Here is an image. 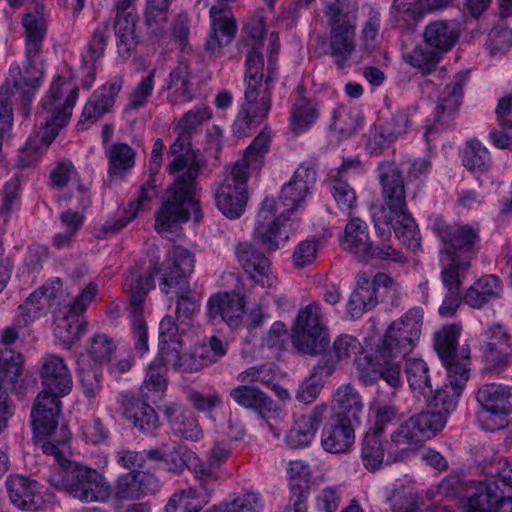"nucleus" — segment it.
Wrapping results in <instances>:
<instances>
[{
    "label": "nucleus",
    "mask_w": 512,
    "mask_h": 512,
    "mask_svg": "<svg viewBox=\"0 0 512 512\" xmlns=\"http://www.w3.org/2000/svg\"><path fill=\"white\" fill-rule=\"evenodd\" d=\"M158 270L155 264L145 271L136 266L126 273L124 285L130 298L131 313H142L145 298L154 288V276Z\"/></svg>",
    "instance_id": "393cba45"
},
{
    "label": "nucleus",
    "mask_w": 512,
    "mask_h": 512,
    "mask_svg": "<svg viewBox=\"0 0 512 512\" xmlns=\"http://www.w3.org/2000/svg\"><path fill=\"white\" fill-rule=\"evenodd\" d=\"M23 26L26 32V53L28 58L36 57L42 48L43 38L46 33V23L42 13L37 9L36 13H27L23 16Z\"/></svg>",
    "instance_id": "49530a36"
},
{
    "label": "nucleus",
    "mask_w": 512,
    "mask_h": 512,
    "mask_svg": "<svg viewBox=\"0 0 512 512\" xmlns=\"http://www.w3.org/2000/svg\"><path fill=\"white\" fill-rule=\"evenodd\" d=\"M122 88V80L115 79L108 85H103L101 88L95 90L82 112V121H89L90 123L96 122L110 108L114 105L115 98Z\"/></svg>",
    "instance_id": "473e14b6"
},
{
    "label": "nucleus",
    "mask_w": 512,
    "mask_h": 512,
    "mask_svg": "<svg viewBox=\"0 0 512 512\" xmlns=\"http://www.w3.org/2000/svg\"><path fill=\"white\" fill-rule=\"evenodd\" d=\"M462 101V81H455L445 86L435 108V121L448 123L457 112Z\"/></svg>",
    "instance_id": "c03bdc74"
},
{
    "label": "nucleus",
    "mask_w": 512,
    "mask_h": 512,
    "mask_svg": "<svg viewBox=\"0 0 512 512\" xmlns=\"http://www.w3.org/2000/svg\"><path fill=\"white\" fill-rule=\"evenodd\" d=\"M181 350L172 351L163 360L161 365L172 366L175 370L185 373H194L213 363L209 351L205 347L194 348L188 353L180 355Z\"/></svg>",
    "instance_id": "4c0bfd02"
},
{
    "label": "nucleus",
    "mask_w": 512,
    "mask_h": 512,
    "mask_svg": "<svg viewBox=\"0 0 512 512\" xmlns=\"http://www.w3.org/2000/svg\"><path fill=\"white\" fill-rule=\"evenodd\" d=\"M329 54L334 58L338 69L351 66L350 57L355 52L356 25L329 24Z\"/></svg>",
    "instance_id": "a878e982"
},
{
    "label": "nucleus",
    "mask_w": 512,
    "mask_h": 512,
    "mask_svg": "<svg viewBox=\"0 0 512 512\" xmlns=\"http://www.w3.org/2000/svg\"><path fill=\"white\" fill-rule=\"evenodd\" d=\"M488 150L478 141L471 140L463 151V165L472 172H485L489 168Z\"/></svg>",
    "instance_id": "e2e57ef3"
},
{
    "label": "nucleus",
    "mask_w": 512,
    "mask_h": 512,
    "mask_svg": "<svg viewBox=\"0 0 512 512\" xmlns=\"http://www.w3.org/2000/svg\"><path fill=\"white\" fill-rule=\"evenodd\" d=\"M332 118L331 128L337 131L341 138L347 139L359 131L364 117L357 108L340 106L333 111Z\"/></svg>",
    "instance_id": "3c124183"
},
{
    "label": "nucleus",
    "mask_w": 512,
    "mask_h": 512,
    "mask_svg": "<svg viewBox=\"0 0 512 512\" xmlns=\"http://www.w3.org/2000/svg\"><path fill=\"white\" fill-rule=\"evenodd\" d=\"M244 299L239 293H219L208 300V318L213 323L225 322L237 327L244 314Z\"/></svg>",
    "instance_id": "aec40b11"
},
{
    "label": "nucleus",
    "mask_w": 512,
    "mask_h": 512,
    "mask_svg": "<svg viewBox=\"0 0 512 512\" xmlns=\"http://www.w3.org/2000/svg\"><path fill=\"white\" fill-rule=\"evenodd\" d=\"M319 113L314 103L305 97L298 98L291 109V129L300 133L308 129L318 118Z\"/></svg>",
    "instance_id": "4d7b16f0"
},
{
    "label": "nucleus",
    "mask_w": 512,
    "mask_h": 512,
    "mask_svg": "<svg viewBox=\"0 0 512 512\" xmlns=\"http://www.w3.org/2000/svg\"><path fill=\"white\" fill-rule=\"evenodd\" d=\"M380 12L369 8L367 20L361 31V49L371 54L377 48L378 35L381 26Z\"/></svg>",
    "instance_id": "69168bd1"
},
{
    "label": "nucleus",
    "mask_w": 512,
    "mask_h": 512,
    "mask_svg": "<svg viewBox=\"0 0 512 512\" xmlns=\"http://www.w3.org/2000/svg\"><path fill=\"white\" fill-rule=\"evenodd\" d=\"M194 265V255L185 248L176 247L160 283L162 292L169 294L187 291L190 286L188 276L193 272Z\"/></svg>",
    "instance_id": "2eb2a0df"
},
{
    "label": "nucleus",
    "mask_w": 512,
    "mask_h": 512,
    "mask_svg": "<svg viewBox=\"0 0 512 512\" xmlns=\"http://www.w3.org/2000/svg\"><path fill=\"white\" fill-rule=\"evenodd\" d=\"M34 58H28L26 55L23 69L19 65H12L9 69L6 83L0 87H8L10 89L9 102H11V97L14 95L13 88H15L20 93L25 108L31 103L44 73L43 67L38 66ZM10 106L12 107V103H10Z\"/></svg>",
    "instance_id": "ddd939ff"
},
{
    "label": "nucleus",
    "mask_w": 512,
    "mask_h": 512,
    "mask_svg": "<svg viewBox=\"0 0 512 512\" xmlns=\"http://www.w3.org/2000/svg\"><path fill=\"white\" fill-rule=\"evenodd\" d=\"M429 48L441 54L450 51L460 37L459 24L455 21L437 20L428 24L423 33Z\"/></svg>",
    "instance_id": "72a5a7b5"
},
{
    "label": "nucleus",
    "mask_w": 512,
    "mask_h": 512,
    "mask_svg": "<svg viewBox=\"0 0 512 512\" xmlns=\"http://www.w3.org/2000/svg\"><path fill=\"white\" fill-rule=\"evenodd\" d=\"M458 371H447L449 384L432 388V393L424 396L428 406L439 409L438 412H421L403 422L392 434L391 441L396 444H416L434 437L446 423V416L457 405L463 387L469 378V370L457 368Z\"/></svg>",
    "instance_id": "20e7f679"
},
{
    "label": "nucleus",
    "mask_w": 512,
    "mask_h": 512,
    "mask_svg": "<svg viewBox=\"0 0 512 512\" xmlns=\"http://www.w3.org/2000/svg\"><path fill=\"white\" fill-rule=\"evenodd\" d=\"M109 36V24L107 22L101 23L93 32L91 41L88 44V50L82 56V70L88 80H85L84 85L89 88L95 77L94 63L100 59L104 53L107 38Z\"/></svg>",
    "instance_id": "a19ab883"
},
{
    "label": "nucleus",
    "mask_w": 512,
    "mask_h": 512,
    "mask_svg": "<svg viewBox=\"0 0 512 512\" xmlns=\"http://www.w3.org/2000/svg\"><path fill=\"white\" fill-rule=\"evenodd\" d=\"M436 9L430 8L427 0H394L392 5L395 17L402 19L408 26L415 25L426 12Z\"/></svg>",
    "instance_id": "13d9d810"
},
{
    "label": "nucleus",
    "mask_w": 512,
    "mask_h": 512,
    "mask_svg": "<svg viewBox=\"0 0 512 512\" xmlns=\"http://www.w3.org/2000/svg\"><path fill=\"white\" fill-rule=\"evenodd\" d=\"M441 53L435 49H428L421 46L416 47L410 53L404 55L407 63L420 69L423 73H431L440 60Z\"/></svg>",
    "instance_id": "338daca9"
},
{
    "label": "nucleus",
    "mask_w": 512,
    "mask_h": 512,
    "mask_svg": "<svg viewBox=\"0 0 512 512\" xmlns=\"http://www.w3.org/2000/svg\"><path fill=\"white\" fill-rule=\"evenodd\" d=\"M61 414L60 398L39 394L31 412L34 431L33 442L42 451L43 443H50L64 449L71 439L68 426L59 425Z\"/></svg>",
    "instance_id": "6e6552de"
},
{
    "label": "nucleus",
    "mask_w": 512,
    "mask_h": 512,
    "mask_svg": "<svg viewBox=\"0 0 512 512\" xmlns=\"http://www.w3.org/2000/svg\"><path fill=\"white\" fill-rule=\"evenodd\" d=\"M181 327V322L172 316H165L159 324V352L161 360L175 350H182L181 335L185 333Z\"/></svg>",
    "instance_id": "8fccbe9b"
},
{
    "label": "nucleus",
    "mask_w": 512,
    "mask_h": 512,
    "mask_svg": "<svg viewBox=\"0 0 512 512\" xmlns=\"http://www.w3.org/2000/svg\"><path fill=\"white\" fill-rule=\"evenodd\" d=\"M291 342L298 353L316 356L326 351L330 339L328 332H307L301 327L292 330Z\"/></svg>",
    "instance_id": "37998d69"
},
{
    "label": "nucleus",
    "mask_w": 512,
    "mask_h": 512,
    "mask_svg": "<svg viewBox=\"0 0 512 512\" xmlns=\"http://www.w3.org/2000/svg\"><path fill=\"white\" fill-rule=\"evenodd\" d=\"M61 87L60 78L53 81L48 94L42 101V111L39 115L40 131L31 136L20 150L16 161L17 167L24 169L35 163L68 123L76 103L78 88L71 90L62 102Z\"/></svg>",
    "instance_id": "423d86ee"
},
{
    "label": "nucleus",
    "mask_w": 512,
    "mask_h": 512,
    "mask_svg": "<svg viewBox=\"0 0 512 512\" xmlns=\"http://www.w3.org/2000/svg\"><path fill=\"white\" fill-rule=\"evenodd\" d=\"M78 376L85 396L89 399H94L101 390V366L98 364L91 365L83 360L79 361Z\"/></svg>",
    "instance_id": "bf43d9fd"
},
{
    "label": "nucleus",
    "mask_w": 512,
    "mask_h": 512,
    "mask_svg": "<svg viewBox=\"0 0 512 512\" xmlns=\"http://www.w3.org/2000/svg\"><path fill=\"white\" fill-rule=\"evenodd\" d=\"M262 508L258 494L250 492L243 494L229 503L214 506L205 512H259Z\"/></svg>",
    "instance_id": "774afa93"
},
{
    "label": "nucleus",
    "mask_w": 512,
    "mask_h": 512,
    "mask_svg": "<svg viewBox=\"0 0 512 512\" xmlns=\"http://www.w3.org/2000/svg\"><path fill=\"white\" fill-rule=\"evenodd\" d=\"M169 91L168 98L172 103L193 99V76L187 59L181 57L177 66L170 72L166 82Z\"/></svg>",
    "instance_id": "c9c22d12"
},
{
    "label": "nucleus",
    "mask_w": 512,
    "mask_h": 512,
    "mask_svg": "<svg viewBox=\"0 0 512 512\" xmlns=\"http://www.w3.org/2000/svg\"><path fill=\"white\" fill-rule=\"evenodd\" d=\"M236 256L243 269L256 282L265 286L271 274V262L252 242H241L236 246Z\"/></svg>",
    "instance_id": "7c9ffc66"
},
{
    "label": "nucleus",
    "mask_w": 512,
    "mask_h": 512,
    "mask_svg": "<svg viewBox=\"0 0 512 512\" xmlns=\"http://www.w3.org/2000/svg\"><path fill=\"white\" fill-rule=\"evenodd\" d=\"M248 171L237 162L218 188L215 200L218 209L228 218H239L247 204Z\"/></svg>",
    "instance_id": "9b49d317"
},
{
    "label": "nucleus",
    "mask_w": 512,
    "mask_h": 512,
    "mask_svg": "<svg viewBox=\"0 0 512 512\" xmlns=\"http://www.w3.org/2000/svg\"><path fill=\"white\" fill-rule=\"evenodd\" d=\"M118 402L121 414L144 434L153 435L160 426L159 417L149 401L138 398L134 393L122 392Z\"/></svg>",
    "instance_id": "a211bd4d"
},
{
    "label": "nucleus",
    "mask_w": 512,
    "mask_h": 512,
    "mask_svg": "<svg viewBox=\"0 0 512 512\" xmlns=\"http://www.w3.org/2000/svg\"><path fill=\"white\" fill-rule=\"evenodd\" d=\"M432 229L441 241L442 258L467 260L471 263L475 254L474 247L479 241L476 229L467 224H451L441 218L434 221Z\"/></svg>",
    "instance_id": "1a4fd4ad"
},
{
    "label": "nucleus",
    "mask_w": 512,
    "mask_h": 512,
    "mask_svg": "<svg viewBox=\"0 0 512 512\" xmlns=\"http://www.w3.org/2000/svg\"><path fill=\"white\" fill-rule=\"evenodd\" d=\"M165 463L173 472H182L184 468H188L194 473L197 482L198 456L187 446L181 444L174 445L172 448L167 446Z\"/></svg>",
    "instance_id": "6e6d98bb"
},
{
    "label": "nucleus",
    "mask_w": 512,
    "mask_h": 512,
    "mask_svg": "<svg viewBox=\"0 0 512 512\" xmlns=\"http://www.w3.org/2000/svg\"><path fill=\"white\" fill-rule=\"evenodd\" d=\"M442 265L441 278L444 287L448 291L460 292L462 279L470 269L471 263L467 260H455V258L440 257Z\"/></svg>",
    "instance_id": "5fc2aeb1"
},
{
    "label": "nucleus",
    "mask_w": 512,
    "mask_h": 512,
    "mask_svg": "<svg viewBox=\"0 0 512 512\" xmlns=\"http://www.w3.org/2000/svg\"><path fill=\"white\" fill-rule=\"evenodd\" d=\"M342 242L346 251L360 258L371 242L367 224L360 218H352L346 224Z\"/></svg>",
    "instance_id": "09e8293b"
},
{
    "label": "nucleus",
    "mask_w": 512,
    "mask_h": 512,
    "mask_svg": "<svg viewBox=\"0 0 512 512\" xmlns=\"http://www.w3.org/2000/svg\"><path fill=\"white\" fill-rule=\"evenodd\" d=\"M422 325L423 310L417 307L393 321L375 352L378 369L371 372L369 367L361 369L360 379L366 384L382 379L393 388L391 394L395 395V389L401 384L399 363L415 348L421 336Z\"/></svg>",
    "instance_id": "7ed1b4c3"
},
{
    "label": "nucleus",
    "mask_w": 512,
    "mask_h": 512,
    "mask_svg": "<svg viewBox=\"0 0 512 512\" xmlns=\"http://www.w3.org/2000/svg\"><path fill=\"white\" fill-rule=\"evenodd\" d=\"M482 352L493 368H502L509 363V335L499 324L490 326L484 333Z\"/></svg>",
    "instance_id": "c756f323"
},
{
    "label": "nucleus",
    "mask_w": 512,
    "mask_h": 512,
    "mask_svg": "<svg viewBox=\"0 0 512 512\" xmlns=\"http://www.w3.org/2000/svg\"><path fill=\"white\" fill-rule=\"evenodd\" d=\"M361 457L364 466L371 471H375L381 466L384 458L381 436L369 431L366 433L362 444Z\"/></svg>",
    "instance_id": "052dcab7"
},
{
    "label": "nucleus",
    "mask_w": 512,
    "mask_h": 512,
    "mask_svg": "<svg viewBox=\"0 0 512 512\" xmlns=\"http://www.w3.org/2000/svg\"><path fill=\"white\" fill-rule=\"evenodd\" d=\"M355 423L330 416L325 423L321 433V445L329 453L338 454L349 450L355 439Z\"/></svg>",
    "instance_id": "412c9836"
},
{
    "label": "nucleus",
    "mask_w": 512,
    "mask_h": 512,
    "mask_svg": "<svg viewBox=\"0 0 512 512\" xmlns=\"http://www.w3.org/2000/svg\"><path fill=\"white\" fill-rule=\"evenodd\" d=\"M42 452L53 456L48 482L83 502H106L112 495V486L97 469L68 459L64 449L50 443L42 444Z\"/></svg>",
    "instance_id": "39448f33"
},
{
    "label": "nucleus",
    "mask_w": 512,
    "mask_h": 512,
    "mask_svg": "<svg viewBox=\"0 0 512 512\" xmlns=\"http://www.w3.org/2000/svg\"><path fill=\"white\" fill-rule=\"evenodd\" d=\"M158 488L159 481L154 474L132 470L117 477L112 494L119 501H133L154 494Z\"/></svg>",
    "instance_id": "6ab92c4d"
},
{
    "label": "nucleus",
    "mask_w": 512,
    "mask_h": 512,
    "mask_svg": "<svg viewBox=\"0 0 512 512\" xmlns=\"http://www.w3.org/2000/svg\"><path fill=\"white\" fill-rule=\"evenodd\" d=\"M247 45L251 46V50L248 52L246 58V79L247 81L262 83L264 77V59L259 49L264 45V31L260 25L253 27L249 31Z\"/></svg>",
    "instance_id": "79ce46f5"
},
{
    "label": "nucleus",
    "mask_w": 512,
    "mask_h": 512,
    "mask_svg": "<svg viewBox=\"0 0 512 512\" xmlns=\"http://www.w3.org/2000/svg\"><path fill=\"white\" fill-rule=\"evenodd\" d=\"M230 397L239 406L254 410L263 418L277 411L276 403L255 386L240 385L230 391Z\"/></svg>",
    "instance_id": "f704fd0d"
},
{
    "label": "nucleus",
    "mask_w": 512,
    "mask_h": 512,
    "mask_svg": "<svg viewBox=\"0 0 512 512\" xmlns=\"http://www.w3.org/2000/svg\"><path fill=\"white\" fill-rule=\"evenodd\" d=\"M305 185L300 186L290 180L282 187L278 201L266 198L261 204L258 221L254 228V240L267 251H276L288 240V235L281 230L290 214L304 201L307 194Z\"/></svg>",
    "instance_id": "0eeeda50"
},
{
    "label": "nucleus",
    "mask_w": 512,
    "mask_h": 512,
    "mask_svg": "<svg viewBox=\"0 0 512 512\" xmlns=\"http://www.w3.org/2000/svg\"><path fill=\"white\" fill-rule=\"evenodd\" d=\"M465 512H512V496H505L498 481L480 482L465 505Z\"/></svg>",
    "instance_id": "f3484780"
},
{
    "label": "nucleus",
    "mask_w": 512,
    "mask_h": 512,
    "mask_svg": "<svg viewBox=\"0 0 512 512\" xmlns=\"http://www.w3.org/2000/svg\"><path fill=\"white\" fill-rule=\"evenodd\" d=\"M271 109V92L268 87L262 88V83L247 81L244 92V102L241 110L256 117L257 121H263Z\"/></svg>",
    "instance_id": "ea45409f"
},
{
    "label": "nucleus",
    "mask_w": 512,
    "mask_h": 512,
    "mask_svg": "<svg viewBox=\"0 0 512 512\" xmlns=\"http://www.w3.org/2000/svg\"><path fill=\"white\" fill-rule=\"evenodd\" d=\"M61 287L62 282L60 278H56L31 293L26 301L19 306V314L15 318L16 325L18 327H27L31 322L47 313L55 304Z\"/></svg>",
    "instance_id": "4468645a"
},
{
    "label": "nucleus",
    "mask_w": 512,
    "mask_h": 512,
    "mask_svg": "<svg viewBox=\"0 0 512 512\" xmlns=\"http://www.w3.org/2000/svg\"><path fill=\"white\" fill-rule=\"evenodd\" d=\"M327 412L328 406L320 404L314 407L309 414L301 416L285 438L287 445L295 449L309 445Z\"/></svg>",
    "instance_id": "c85d7f7f"
},
{
    "label": "nucleus",
    "mask_w": 512,
    "mask_h": 512,
    "mask_svg": "<svg viewBox=\"0 0 512 512\" xmlns=\"http://www.w3.org/2000/svg\"><path fill=\"white\" fill-rule=\"evenodd\" d=\"M361 173L358 158L345 159L332 180L331 192L341 210H349L356 201V193L347 181Z\"/></svg>",
    "instance_id": "bb28decb"
},
{
    "label": "nucleus",
    "mask_w": 512,
    "mask_h": 512,
    "mask_svg": "<svg viewBox=\"0 0 512 512\" xmlns=\"http://www.w3.org/2000/svg\"><path fill=\"white\" fill-rule=\"evenodd\" d=\"M213 492L209 482H196L195 485L173 494L165 506V512H199L209 503Z\"/></svg>",
    "instance_id": "cd10ccee"
},
{
    "label": "nucleus",
    "mask_w": 512,
    "mask_h": 512,
    "mask_svg": "<svg viewBox=\"0 0 512 512\" xmlns=\"http://www.w3.org/2000/svg\"><path fill=\"white\" fill-rule=\"evenodd\" d=\"M362 410L361 396L353 386L347 384L336 390L332 416H339L356 424L359 422V414Z\"/></svg>",
    "instance_id": "58836bf2"
},
{
    "label": "nucleus",
    "mask_w": 512,
    "mask_h": 512,
    "mask_svg": "<svg viewBox=\"0 0 512 512\" xmlns=\"http://www.w3.org/2000/svg\"><path fill=\"white\" fill-rule=\"evenodd\" d=\"M383 205L373 213L374 228L378 237L388 240L392 230L409 249L416 251L421 246L418 226L408 211L406 190L401 169L394 162L378 164Z\"/></svg>",
    "instance_id": "f03ea898"
},
{
    "label": "nucleus",
    "mask_w": 512,
    "mask_h": 512,
    "mask_svg": "<svg viewBox=\"0 0 512 512\" xmlns=\"http://www.w3.org/2000/svg\"><path fill=\"white\" fill-rule=\"evenodd\" d=\"M40 378L43 390L39 394L61 398L72 389L70 371L64 359L58 355L50 354L43 359Z\"/></svg>",
    "instance_id": "dca6fc26"
},
{
    "label": "nucleus",
    "mask_w": 512,
    "mask_h": 512,
    "mask_svg": "<svg viewBox=\"0 0 512 512\" xmlns=\"http://www.w3.org/2000/svg\"><path fill=\"white\" fill-rule=\"evenodd\" d=\"M404 370L412 390L417 391L423 397L432 393L429 367L422 359H407Z\"/></svg>",
    "instance_id": "864d4df0"
},
{
    "label": "nucleus",
    "mask_w": 512,
    "mask_h": 512,
    "mask_svg": "<svg viewBox=\"0 0 512 512\" xmlns=\"http://www.w3.org/2000/svg\"><path fill=\"white\" fill-rule=\"evenodd\" d=\"M96 291V285L89 283L69 306L67 314L57 324L55 335L64 348H71L81 335L85 333L87 323L82 318V315L86 311L88 304L93 300Z\"/></svg>",
    "instance_id": "f8f14e48"
},
{
    "label": "nucleus",
    "mask_w": 512,
    "mask_h": 512,
    "mask_svg": "<svg viewBox=\"0 0 512 512\" xmlns=\"http://www.w3.org/2000/svg\"><path fill=\"white\" fill-rule=\"evenodd\" d=\"M477 401L483 408L479 419L484 430L493 432L507 426L506 417L512 413V386L484 384L477 392Z\"/></svg>",
    "instance_id": "9d476101"
},
{
    "label": "nucleus",
    "mask_w": 512,
    "mask_h": 512,
    "mask_svg": "<svg viewBox=\"0 0 512 512\" xmlns=\"http://www.w3.org/2000/svg\"><path fill=\"white\" fill-rule=\"evenodd\" d=\"M357 11L356 0H336L328 7V24L356 25Z\"/></svg>",
    "instance_id": "0e129e2a"
},
{
    "label": "nucleus",
    "mask_w": 512,
    "mask_h": 512,
    "mask_svg": "<svg viewBox=\"0 0 512 512\" xmlns=\"http://www.w3.org/2000/svg\"><path fill=\"white\" fill-rule=\"evenodd\" d=\"M6 489L14 506L25 511H38L45 501L35 480L21 475L10 476Z\"/></svg>",
    "instance_id": "4be33fe9"
},
{
    "label": "nucleus",
    "mask_w": 512,
    "mask_h": 512,
    "mask_svg": "<svg viewBox=\"0 0 512 512\" xmlns=\"http://www.w3.org/2000/svg\"><path fill=\"white\" fill-rule=\"evenodd\" d=\"M135 151L126 143H114L106 151L108 173L111 176H124L135 163Z\"/></svg>",
    "instance_id": "603ef678"
},
{
    "label": "nucleus",
    "mask_w": 512,
    "mask_h": 512,
    "mask_svg": "<svg viewBox=\"0 0 512 512\" xmlns=\"http://www.w3.org/2000/svg\"><path fill=\"white\" fill-rule=\"evenodd\" d=\"M191 138L179 131L178 138L170 146V153L176 157L168 166L170 173L184 169L173 184L171 199L164 202L155 215V229L159 233L172 232L175 225L193 218L200 222L202 218L200 203L194 198L202 161L191 149Z\"/></svg>",
    "instance_id": "f257e3e1"
},
{
    "label": "nucleus",
    "mask_w": 512,
    "mask_h": 512,
    "mask_svg": "<svg viewBox=\"0 0 512 512\" xmlns=\"http://www.w3.org/2000/svg\"><path fill=\"white\" fill-rule=\"evenodd\" d=\"M228 456L229 450L219 445H215L211 449L206 462H203L198 458L197 482L204 484L209 482L211 484V489L215 491L220 479L218 469L227 460Z\"/></svg>",
    "instance_id": "de8ad7c7"
},
{
    "label": "nucleus",
    "mask_w": 512,
    "mask_h": 512,
    "mask_svg": "<svg viewBox=\"0 0 512 512\" xmlns=\"http://www.w3.org/2000/svg\"><path fill=\"white\" fill-rule=\"evenodd\" d=\"M460 327L448 325L442 327L434 335L435 350L447 371H458V367L468 369V355L460 361L458 359L457 345Z\"/></svg>",
    "instance_id": "b1692460"
},
{
    "label": "nucleus",
    "mask_w": 512,
    "mask_h": 512,
    "mask_svg": "<svg viewBox=\"0 0 512 512\" xmlns=\"http://www.w3.org/2000/svg\"><path fill=\"white\" fill-rule=\"evenodd\" d=\"M287 473L290 479L291 495L285 512H307L310 466L302 460H291Z\"/></svg>",
    "instance_id": "5701e85b"
},
{
    "label": "nucleus",
    "mask_w": 512,
    "mask_h": 512,
    "mask_svg": "<svg viewBox=\"0 0 512 512\" xmlns=\"http://www.w3.org/2000/svg\"><path fill=\"white\" fill-rule=\"evenodd\" d=\"M164 415L175 435L187 441H198L202 438V429L192 411L171 404L165 408Z\"/></svg>",
    "instance_id": "2f4dec72"
},
{
    "label": "nucleus",
    "mask_w": 512,
    "mask_h": 512,
    "mask_svg": "<svg viewBox=\"0 0 512 512\" xmlns=\"http://www.w3.org/2000/svg\"><path fill=\"white\" fill-rule=\"evenodd\" d=\"M167 389V382L160 371L155 369V364L149 366V370L140 387L141 399L150 402H157L160 400Z\"/></svg>",
    "instance_id": "680f3d73"
},
{
    "label": "nucleus",
    "mask_w": 512,
    "mask_h": 512,
    "mask_svg": "<svg viewBox=\"0 0 512 512\" xmlns=\"http://www.w3.org/2000/svg\"><path fill=\"white\" fill-rule=\"evenodd\" d=\"M378 304V296L374 291L373 285L364 278L358 282L347 303V313L351 318H357L362 314L372 310Z\"/></svg>",
    "instance_id": "a18cd8bd"
},
{
    "label": "nucleus",
    "mask_w": 512,
    "mask_h": 512,
    "mask_svg": "<svg viewBox=\"0 0 512 512\" xmlns=\"http://www.w3.org/2000/svg\"><path fill=\"white\" fill-rule=\"evenodd\" d=\"M158 195L156 177L155 175H151L149 181L141 186L139 190V195L136 201V206L134 207L133 203H130V208H133V212L128 217H120L117 220L107 221L102 225L100 232L97 233V238H105L109 234H115L119 232L123 227H125L130 221H132L138 211L146 206L152 199L156 198Z\"/></svg>",
    "instance_id": "e433bc0d"
}]
</instances>
